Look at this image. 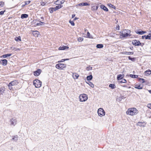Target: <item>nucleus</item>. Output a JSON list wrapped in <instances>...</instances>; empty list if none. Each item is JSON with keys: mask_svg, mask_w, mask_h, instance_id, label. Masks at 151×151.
<instances>
[{"mask_svg": "<svg viewBox=\"0 0 151 151\" xmlns=\"http://www.w3.org/2000/svg\"><path fill=\"white\" fill-rule=\"evenodd\" d=\"M137 112V110L136 109L134 108H129L127 111V114L132 116L136 114Z\"/></svg>", "mask_w": 151, "mask_h": 151, "instance_id": "obj_1", "label": "nucleus"}, {"mask_svg": "<svg viewBox=\"0 0 151 151\" xmlns=\"http://www.w3.org/2000/svg\"><path fill=\"white\" fill-rule=\"evenodd\" d=\"M120 32L122 34L120 35V37L121 38H123L129 36L130 33V30L129 29H125Z\"/></svg>", "mask_w": 151, "mask_h": 151, "instance_id": "obj_2", "label": "nucleus"}, {"mask_svg": "<svg viewBox=\"0 0 151 151\" xmlns=\"http://www.w3.org/2000/svg\"><path fill=\"white\" fill-rule=\"evenodd\" d=\"M87 95L84 93L81 94L79 96V100L81 102L85 101L88 99Z\"/></svg>", "mask_w": 151, "mask_h": 151, "instance_id": "obj_3", "label": "nucleus"}, {"mask_svg": "<svg viewBox=\"0 0 151 151\" xmlns=\"http://www.w3.org/2000/svg\"><path fill=\"white\" fill-rule=\"evenodd\" d=\"M33 83L36 88H39L41 86L42 82L38 79L34 80Z\"/></svg>", "mask_w": 151, "mask_h": 151, "instance_id": "obj_4", "label": "nucleus"}, {"mask_svg": "<svg viewBox=\"0 0 151 151\" xmlns=\"http://www.w3.org/2000/svg\"><path fill=\"white\" fill-rule=\"evenodd\" d=\"M132 43L133 45L137 46H139L140 45L142 46H143L144 45V43H141L139 41L136 40H133L132 41Z\"/></svg>", "mask_w": 151, "mask_h": 151, "instance_id": "obj_5", "label": "nucleus"}, {"mask_svg": "<svg viewBox=\"0 0 151 151\" xmlns=\"http://www.w3.org/2000/svg\"><path fill=\"white\" fill-rule=\"evenodd\" d=\"M98 113L99 116H102L105 115V112L102 108H100L98 110Z\"/></svg>", "mask_w": 151, "mask_h": 151, "instance_id": "obj_6", "label": "nucleus"}, {"mask_svg": "<svg viewBox=\"0 0 151 151\" xmlns=\"http://www.w3.org/2000/svg\"><path fill=\"white\" fill-rule=\"evenodd\" d=\"M66 65L63 63H59L57 64L56 65L57 68L59 69H63V68L66 67Z\"/></svg>", "mask_w": 151, "mask_h": 151, "instance_id": "obj_7", "label": "nucleus"}, {"mask_svg": "<svg viewBox=\"0 0 151 151\" xmlns=\"http://www.w3.org/2000/svg\"><path fill=\"white\" fill-rule=\"evenodd\" d=\"M10 122H11V125L15 126L17 124V121L16 119L12 118L10 119Z\"/></svg>", "mask_w": 151, "mask_h": 151, "instance_id": "obj_8", "label": "nucleus"}, {"mask_svg": "<svg viewBox=\"0 0 151 151\" xmlns=\"http://www.w3.org/2000/svg\"><path fill=\"white\" fill-rule=\"evenodd\" d=\"M41 72V70L40 69H38L34 72V75L35 76H38L40 75Z\"/></svg>", "mask_w": 151, "mask_h": 151, "instance_id": "obj_9", "label": "nucleus"}, {"mask_svg": "<svg viewBox=\"0 0 151 151\" xmlns=\"http://www.w3.org/2000/svg\"><path fill=\"white\" fill-rule=\"evenodd\" d=\"M7 60L6 59L1 60L0 61V63L3 66H5L7 65Z\"/></svg>", "mask_w": 151, "mask_h": 151, "instance_id": "obj_10", "label": "nucleus"}, {"mask_svg": "<svg viewBox=\"0 0 151 151\" xmlns=\"http://www.w3.org/2000/svg\"><path fill=\"white\" fill-rule=\"evenodd\" d=\"M65 2L64 0H58L55 3L56 5H61L63 4Z\"/></svg>", "mask_w": 151, "mask_h": 151, "instance_id": "obj_11", "label": "nucleus"}, {"mask_svg": "<svg viewBox=\"0 0 151 151\" xmlns=\"http://www.w3.org/2000/svg\"><path fill=\"white\" fill-rule=\"evenodd\" d=\"M10 85H11L12 86L17 85L18 83V82L17 80H14L11 81L10 83Z\"/></svg>", "mask_w": 151, "mask_h": 151, "instance_id": "obj_12", "label": "nucleus"}, {"mask_svg": "<svg viewBox=\"0 0 151 151\" xmlns=\"http://www.w3.org/2000/svg\"><path fill=\"white\" fill-rule=\"evenodd\" d=\"M68 47L66 46H63L62 47H60L58 48L59 50H63L65 49H68Z\"/></svg>", "mask_w": 151, "mask_h": 151, "instance_id": "obj_13", "label": "nucleus"}, {"mask_svg": "<svg viewBox=\"0 0 151 151\" xmlns=\"http://www.w3.org/2000/svg\"><path fill=\"white\" fill-rule=\"evenodd\" d=\"M79 6H86L89 5V4L86 2H83L79 3L78 5Z\"/></svg>", "mask_w": 151, "mask_h": 151, "instance_id": "obj_14", "label": "nucleus"}, {"mask_svg": "<svg viewBox=\"0 0 151 151\" xmlns=\"http://www.w3.org/2000/svg\"><path fill=\"white\" fill-rule=\"evenodd\" d=\"M100 7L101 9H103L104 11L106 12L108 11V9L107 8L103 5H101L100 6Z\"/></svg>", "mask_w": 151, "mask_h": 151, "instance_id": "obj_15", "label": "nucleus"}, {"mask_svg": "<svg viewBox=\"0 0 151 151\" xmlns=\"http://www.w3.org/2000/svg\"><path fill=\"white\" fill-rule=\"evenodd\" d=\"M134 88L138 89H142L143 87L141 86L140 85L135 84V85Z\"/></svg>", "mask_w": 151, "mask_h": 151, "instance_id": "obj_16", "label": "nucleus"}, {"mask_svg": "<svg viewBox=\"0 0 151 151\" xmlns=\"http://www.w3.org/2000/svg\"><path fill=\"white\" fill-rule=\"evenodd\" d=\"M72 76L73 77V78L75 79H77L78 78V77L79 76V75L78 74H77L76 73H73L72 74Z\"/></svg>", "mask_w": 151, "mask_h": 151, "instance_id": "obj_17", "label": "nucleus"}, {"mask_svg": "<svg viewBox=\"0 0 151 151\" xmlns=\"http://www.w3.org/2000/svg\"><path fill=\"white\" fill-rule=\"evenodd\" d=\"M124 77V75L119 74L117 76V78L118 80H120L122 79Z\"/></svg>", "mask_w": 151, "mask_h": 151, "instance_id": "obj_18", "label": "nucleus"}, {"mask_svg": "<svg viewBox=\"0 0 151 151\" xmlns=\"http://www.w3.org/2000/svg\"><path fill=\"white\" fill-rule=\"evenodd\" d=\"M145 124L144 122H139L137 124V125L140 127H145Z\"/></svg>", "mask_w": 151, "mask_h": 151, "instance_id": "obj_19", "label": "nucleus"}, {"mask_svg": "<svg viewBox=\"0 0 151 151\" xmlns=\"http://www.w3.org/2000/svg\"><path fill=\"white\" fill-rule=\"evenodd\" d=\"M28 17V14H23L21 15V17L22 19H24L27 18Z\"/></svg>", "mask_w": 151, "mask_h": 151, "instance_id": "obj_20", "label": "nucleus"}, {"mask_svg": "<svg viewBox=\"0 0 151 151\" xmlns=\"http://www.w3.org/2000/svg\"><path fill=\"white\" fill-rule=\"evenodd\" d=\"M145 74L147 76V75H150L151 74V70H148L145 72Z\"/></svg>", "mask_w": 151, "mask_h": 151, "instance_id": "obj_21", "label": "nucleus"}, {"mask_svg": "<svg viewBox=\"0 0 151 151\" xmlns=\"http://www.w3.org/2000/svg\"><path fill=\"white\" fill-rule=\"evenodd\" d=\"M98 7V5H96L95 6H93L92 7L91 9L93 11H96Z\"/></svg>", "mask_w": 151, "mask_h": 151, "instance_id": "obj_22", "label": "nucleus"}, {"mask_svg": "<svg viewBox=\"0 0 151 151\" xmlns=\"http://www.w3.org/2000/svg\"><path fill=\"white\" fill-rule=\"evenodd\" d=\"M12 54H9L5 55H4L1 56V58H5L8 57H9L11 56Z\"/></svg>", "mask_w": 151, "mask_h": 151, "instance_id": "obj_23", "label": "nucleus"}, {"mask_svg": "<svg viewBox=\"0 0 151 151\" xmlns=\"http://www.w3.org/2000/svg\"><path fill=\"white\" fill-rule=\"evenodd\" d=\"M49 11L50 13H52L54 11H56L55 9V7L50 8L49 9Z\"/></svg>", "mask_w": 151, "mask_h": 151, "instance_id": "obj_24", "label": "nucleus"}, {"mask_svg": "<svg viewBox=\"0 0 151 151\" xmlns=\"http://www.w3.org/2000/svg\"><path fill=\"white\" fill-rule=\"evenodd\" d=\"M58 5V6H56L55 7L56 10H57L58 9H60V8L62 7L63 6V5Z\"/></svg>", "mask_w": 151, "mask_h": 151, "instance_id": "obj_25", "label": "nucleus"}, {"mask_svg": "<svg viewBox=\"0 0 151 151\" xmlns=\"http://www.w3.org/2000/svg\"><path fill=\"white\" fill-rule=\"evenodd\" d=\"M122 53L124 54L130 55L133 54L134 53L133 52H124Z\"/></svg>", "mask_w": 151, "mask_h": 151, "instance_id": "obj_26", "label": "nucleus"}, {"mask_svg": "<svg viewBox=\"0 0 151 151\" xmlns=\"http://www.w3.org/2000/svg\"><path fill=\"white\" fill-rule=\"evenodd\" d=\"M109 87L111 88L112 89L115 88L116 87L115 85L114 84H111L109 85Z\"/></svg>", "mask_w": 151, "mask_h": 151, "instance_id": "obj_27", "label": "nucleus"}, {"mask_svg": "<svg viewBox=\"0 0 151 151\" xmlns=\"http://www.w3.org/2000/svg\"><path fill=\"white\" fill-rule=\"evenodd\" d=\"M4 87L0 88V92L1 94H3L4 93Z\"/></svg>", "mask_w": 151, "mask_h": 151, "instance_id": "obj_28", "label": "nucleus"}, {"mask_svg": "<svg viewBox=\"0 0 151 151\" xmlns=\"http://www.w3.org/2000/svg\"><path fill=\"white\" fill-rule=\"evenodd\" d=\"M103 47V45L102 44H98L96 46V47L98 48H101Z\"/></svg>", "mask_w": 151, "mask_h": 151, "instance_id": "obj_29", "label": "nucleus"}, {"mask_svg": "<svg viewBox=\"0 0 151 151\" xmlns=\"http://www.w3.org/2000/svg\"><path fill=\"white\" fill-rule=\"evenodd\" d=\"M93 78V76L92 75H90L89 76H88L87 77V79L88 81L91 80Z\"/></svg>", "mask_w": 151, "mask_h": 151, "instance_id": "obj_30", "label": "nucleus"}, {"mask_svg": "<svg viewBox=\"0 0 151 151\" xmlns=\"http://www.w3.org/2000/svg\"><path fill=\"white\" fill-rule=\"evenodd\" d=\"M129 76L131 78H137L138 76L135 75L130 74L129 75Z\"/></svg>", "mask_w": 151, "mask_h": 151, "instance_id": "obj_31", "label": "nucleus"}, {"mask_svg": "<svg viewBox=\"0 0 151 151\" xmlns=\"http://www.w3.org/2000/svg\"><path fill=\"white\" fill-rule=\"evenodd\" d=\"M12 139L14 140V141H16L18 140V136L16 135L15 136H13Z\"/></svg>", "mask_w": 151, "mask_h": 151, "instance_id": "obj_32", "label": "nucleus"}, {"mask_svg": "<svg viewBox=\"0 0 151 151\" xmlns=\"http://www.w3.org/2000/svg\"><path fill=\"white\" fill-rule=\"evenodd\" d=\"M45 24V23L44 22H42L41 21H40V22L39 23H37L36 24V25L37 26H39L40 25H43Z\"/></svg>", "mask_w": 151, "mask_h": 151, "instance_id": "obj_33", "label": "nucleus"}, {"mask_svg": "<svg viewBox=\"0 0 151 151\" xmlns=\"http://www.w3.org/2000/svg\"><path fill=\"white\" fill-rule=\"evenodd\" d=\"M89 85L92 88H93L94 87V85L91 82L89 81L88 83Z\"/></svg>", "mask_w": 151, "mask_h": 151, "instance_id": "obj_34", "label": "nucleus"}, {"mask_svg": "<svg viewBox=\"0 0 151 151\" xmlns=\"http://www.w3.org/2000/svg\"><path fill=\"white\" fill-rule=\"evenodd\" d=\"M108 5L109 6V7H111L114 9H115V8H116L115 6L114 5H112L111 4H108Z\"/></svg>", "mask_w": 151, "mask_h": 151, "instance_id": "obj_35", "label": "nucleus"}, {"mask_svg": "<svg viewBox=\"0 0 151 151\" xmlns=\"http://www.w3.org/2000/svg\"><path fill=\"white\" fill-rule=\"evenodd\" d=\"M15 40L17 41H21V37L20 36H19L17 37H16L15 38Z\"/></svg>", "mask_w": 151, "mask_h": 151, "instance_id": "obj_36", "label": "nucleus"}, {"mask_svg": "<svg viewBox=\"0 0 151 151\" xmlns=\"http://www.w3.org/2000/svg\"><path fill=\"white\" fill-rule=\"evenodd\" d=\"M122 99H124V98H122V97L120 96L117 99V101H120Z\"/></svg>", "mask_w": 151, "mask_h": 151, "instance_id": "obj_37", "label": "nucleus"}, {"mask_svg": "<svg viewBox=\"0 0 151 151\" xmlns=\"http://www.w3.org/2000/svg\"><path fill=\"white\" fill-rule=\"evenodd\" d=\"M127 81L124 79H123L122 80L119 82L120 83H127Z\"/></svg>", "mask_w": 151, "mask_h": 151, "instance_id": "obj_38", "label": "nucleus"}, {"mask_svg": "<svg viewBox=\"0 0 151 151\" xmlns=\"http://www.w3.org/2000/svg\"><path fill=\"white\" fill-rule=\"evenodd\" d=\"M151 39V35H147V36H146V37H145V39L146 40H147V39H148V40H150Z\"/></svg>", "mask_w": 151, "mask_h": 151, "instance_id": "obj_39", "label": "nucleus"}, {"mask_svg": "<svg viewBox=\"0 0 151 151\" xmlns=\"http://www.w3.org/2000/svg\"><path fill=\"white\" fill-rule=\"evenodd\" d=\"M128 59L129 60H130L132 61H135L136 60V58H132L130 57V56L128 57Z\"/></svg>", "mask_w": 151, "mask_h": 151, "instance_id": "obj_40", "label": "nucleus"}, {"mask_svg": "<svg viewBox=\"0 0 151 151\" xmlns=\"http://www.w3.org/2000/svg\"><path fill=\"white\" fill-rule=\"evenodd\" d=\"M83 38L81 37H79L78 38V40L79 42H81L83 41Z\"/></svg>", "mask_w": 151, "mask_h": 151, "instance_id": "obj_41", "label": "nucleus"}, {"mask_svg": "<svg viewBox=\"0 0 151 151\" xmlns=\"http://www.w3.org/2000/svg\"><path fill=\"white\" fill-rule=\"evenodd\" d=\"M4 4V2L3 1H0V7H2L3 6Z\"/></svg>", "mask_w": 151, "mask_h": 151, "instance_id": "obj_42", "label": "nucleus"}, {"mask_svg": "<svg viewBox=\"0 0 151 151\" xmlns=\"http://www.w3.org/2000/svg\"><path fill=\"white\" fill-rule=\"evenodd\" d=\"M139 81H140V80H141L142 81V83H143L145 82V81L144 79L140 78H138Z\"/></svg>", "mask_w": 151, "mask_h": 151, "instance_id": "obj_43", "label": "nucleus"}, {"mask_svg": "<svg viewBox=\"0 0 151 151\" xmlns=\"http://www.w3.org/2000/svg\"><path fill=\"white\" fill-rule=\"evenodd\" d=\"M136 32L137 34H138L139 35H142L143 34L142 31H136Z\"/></svg>", "mask_w": 151, "mask_h": 151, "instance_id": "obj_44", "label": "nucleus"}, {"mask_svg": "<svg viewBox=\"0 0 151 151\" xmlns=\"http://www.w3.org/2000/svg\"><path fill=\"white\" fill-rule=\"evenodd\" d=\"M69 22L70 23L71 25L72 26H74L75 25V23H74V22L73 21H71L70 20L69 21Z\"/></svg>", "mask_w": 151, "mask_h": 151, "instance_id": "obj_45", "label": "nucleus"}, {"mask_svg": "<svg viewBox=\"0 0 151 151\" xmlns=\"http://www.w3.org/2000/svg\"><path fill=\"white\" fill-rule=\"evenodd\" d=\"M12 86L11 85H10V83H9V85H8V86L9 87V88L10 90H11L12 89Z\"/></svg>", "mask_w": 151, "mask_h": 151, "instance_id": "obj_46", "label": "nucleus"}, {"mask_svg": "<svg viewBox=\"0 0 151 151\" xmlns=\"http://www.w3.org/2000/svg\"><path fill=\"white\" fill-rule=\"evenodd\" d=\"M147 107L149 109H151V104H147Z\"/></svg>", "mask_w": 151, "mask_h": 151, "instance_id": "obj_47", "label": "nucleus"}, {"mask_svg": "<svg viewBox=\"0 0 151 151\" xmlns=\"http://www.w3.org/2000/svg\"><path fill=\"white\" fill-rule=\"evenodd\" d=\"M5 11H1L0 12V15H2L4 14V13Z\"/></svg>", "mask_w": 151, "mask_h": 151, "instance_id": "obj_48", "label": "nucleus"}, {"mask_svg": "<svg viewBox=\"0 0 151 151\" xmlns=\"http://www.w3.org/2000/svg\"><path fill=\"white\" fill-rule=\"evenodd\" d=\"M87 36H88V38H91L90 35V34L89 33V32H88L87 33Z\"/></svg>", "mask_w": 151, "mask_h": 151, "instance_id": "obj_49", "label": "nucleus"}, {"mask_svg": "<svg viewBox=\"0 0 151 151\" xmlns=\"http://www.w3.org/2000/svg\"><path fill=\"white\" fill-rule=\"evenodd\" d=\"M30 2V1H27L25 2V5H27L29 4V3Z\"/></svg>", "mask_w": 151, "mask_h": 151, "instance_id": "obj_50", "label": "nucleus"}, {"mask_svg": "<svg viewBox=\"0 0 151 151\" xmlns=\"http://www.w3.org/2000/svg\"><path fill=\"white\" fill-rule=\"evenodd\" d=\"M45 3L44 2H41V5L42 6H45Z\"/></svg>", "mask_w": 151, "mask_h": 151, "instance_id": "obj_51", "label": "nucleus"}, {"mask_svg": "<svg viewBox=\"0 0 151 151\" xmlns=\"http://www.w3.org/2000/svg\"><path fill=\"white\" fill-rule=\"evenodd\" d=\"M116 29L117 30H119V25H118L117 26H116Z\"/></svg>", "mask_w": 151, "mask_h": 151, "instance_id": "obj_52", "label": "nucleus"}, {"mask_svg": "<svg viewBox=\"0 0 151 151\" xmlns=\"http://www.w3.org/2000/svg\"><path fill=\"white\" fill-rule=\"evenodd\" d=\"M75 14H73L72 15V18H74V17H75Z\"/></svg>", "mask_w": 151, "mask_h": 151, "instance_id": "obj_53", "label": "nucleus"}, {"mask_svg": "<svg viewBox=\"0 0 151 151\" xmlns=\"http://www.w3.org/2000/svg\"><path fill=\"white\" fill-rule=\"evenodd\" d=\"M145 37H146V35H144V36H142V39H144V37H145Z\"/></svg>", "mask_w": 151, "mask_h": 151, "instance_id": "obj_54", "label": "nucleus"}, {"mask_svg": "<svg viewBox=\"0 0 151 151\" xmlns=\"http://www.w3.org/2000/svg\"><path fill=\"white\" fill-rule=\"evenodd\" d=\"M92 68L91 67H89L88 68V70H91L92 69Z\"/></svg>", "mask_w": 151, "mask_h": 151, "instance_id": "obj_55", "label": "nucleus"}, {"mask_svg": "<svg viewBox=\"0 0 151 151\" xmlns=\"http://www.w3.org/2000/svg\"><path fill=\"white\" fill-rule=\"evenodd\" d=\"M65 61V60L64 59H62L61 61H60L59 62H63L64 61Z\"/></svg>", "mask_w": 151, "mask_h": 151, "instance_id": "obj_56", "label": "nucleus"}, {"mask_svg": "<svg viewBox=\"0 0 151 151\" xmlns=\"http://www.w3.org/2000/svg\"><path fill=\"white\" fill-rule=\"evenodd\" d=\"M146 31H142L143 34H144L146 33Z\"/></svg>", "mask_w": 151, "mask_h": 151, "instance_id": "obj_57", "label": "nucleus"}, {"mask_svg": "<svg viewBox=\"0 0 151 151\" xmlns=\"http://www.w3.org/2000/svg\"><path fill=\"white\" fill-rule=\"evenodd\" d=\"M78 18H77V17H75L73 19L74 20H75L77 19H78Z\"/></svg>", "mask_w": 151, "mask_h": 151, "instance_id": "obj_58", "label": "nucleus"}, {"mask_svg": "<svg viewBox=\"0 0 151 151\" xmlns=\"http://www.w3.org/2000/svg\"><path fill=\"white\" fill-rule=\"evenodd\" d=\"M151 94V90H149L148 91Z\"/></svg>", "mask_w": 151, "mask_h": 151, "instance_id": "obj_59", "label": "nucleus"}, {"mask_svg": "<svg viewBox=\"0 0 151 151\" xmlns=\"http://www.w3.org/2000/svg\"><path fill=\"white\" fill-rule=\"evenodd\" d=\"M41 18L43 20L44 19V18L43 17H42Z\"/></svg>", "mask_w": 151, "mask_h": 151, "instance_id": "obj_60", "label": "nucleus"}, {"mask_svg": "<svg viewBox=\"0 0 151 151\" xmlns=\"http://www.w3.org/2000/svg\"><path fill=\"white\" fill-rule=\"evenodd\" d=\"M64 59L65 60V61L67 60H69V59L68 58L65 59Z\"/></svg>", "mask_w": 151, "mask_h": 151, "instance_id": "obj_61", "label": "nucleus"}, {"mask_svg": "<svg viewBox=\"0 0 151 151\" xmlns=\"http://www.w3.org/2000/svg\"><path fill=\"white\" fill-rule=\"evenodd\" d=\"M121 97H122V98H124V99L125 98V97H124L123 96H121Z\"/></svg>", "mask_w": 151, "mask_h": 151, "instance_id": "obj_62", "label": "nucleus"}, {"mask_svg": "<svg viewBox=\"0 0 151 151\" xmlns=\"http://www.w3.org/2000/svg\"><path fill=\"white\" fill-rule=\"evenodd\" d=\"M25 5H25V4H24V5H22V7H24V6Z\"/></svg>", "mask_w": 151, "mask_h": 151, "instance_id": "obj_63", "label": "nucleus"}, {"mask_svg": "<svg viewBox=\"0 0 151 151\" xmlns=\"http://www.w3.org/2000/svg\"><path fill=\"white\" fill-rule=\"evenodd\" d=\"M123 87H127V86H125V85H124V86H122Z\"/></svg>", "mask_w": 151, "mask_h": 151, "instance_id": "obj_64", "label": "nucleus"}]
</instances>
